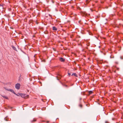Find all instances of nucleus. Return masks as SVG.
Instances as JSON below:
<instances>
[{
    "mask_svg": "<svg viewBox=\"0 0 123 123\" xmlns=\"http://www.w3.org/2000/svg\"><path fill=\"white\" fill-rule=\"evenodd\" d=\"M120 58L122 59H123V56H121L120 57Z\"/></svg>",
    "mask_w": 123,
    "mask_h": 123,
    "instance_id": "obj_17",
    "label": "nucleus"
},
{
    "mask_svg": "<svg viewBox=\"0 0 123 123\" xmlns=\"http://www.w3.org/2000/svg\"><path fill=\"white\" fill-rule=\"evenodd\" d=\"M49 122V121H47L46 122V123H48Z\"/></svg>",
    "mask_w": 123,
    "mask_h": 123,
    "instance_id": "obj_21",
    "label": "nucleus"
},
{
    "mask_svg": "<svg viewBox=\"0 0 123 123\" xmlns=\"http://www.w3.org/2000/svg\"><path fill=\"white\" fill-rule=\"evenodd\" d=\"M4 119L6 121H7L9 119V118L7 117H6Z\"/></svg>",
    "mask_w": 123,
    "mask_h": 123,
    "instance_id": "obj_9",
    "label": "nucleus"
},
{
    "mask_svg": "<svg viewBox=\"0 0 123 123\" xmlns=\"http://www.w3.org/2000/svg\"><path fill=\"white\" fill-rule=\"evenodd\" d=\"M86 105L87 107H89L90 106V105L89 104H86Z\"/></svg>",
    "mask_w": 123,
    "mask_h": 123,
    "instance_id": "obj_15",
    "label": "nucleus"
},
{
    "mask_svg": "<svg viewBox=\"0 0 123 123\" xmlns=\"http://www.w3.org/2000/svg\"><path fill=\"white\" fill-rule=\"evenodd\" d=\"M89 95L92 94V91H89L88 92Z\"/></svg>",
    "mask_w": 123,
    "mask_h": 123,
    "instance_id": "obj_11",
    "label": "nucleus"
},
{
    "mask_svg": "<svg viewBox=\"0 0 123 123\" xmlns=\"http://www.w3.org/2000/svg\"><path fill=\"white\" fill-rule=\"evenodd\" d=\"M66 86L67 87V85H66Z\"/></svg>",
    "mask_w": 123,
    "mask_h": 123,
    "instance_id": "obj_23",
    "label": "nucleus"
},
{
    "mask_svg": "<svg viewBox=\"0 0 123 123\" xmlns=\"http://www.w3.org/2000/svg\"><path fill=\"white\" fill-rule=\"evenodd\" d=\"M122 26H123V25H122Z\"/></svg>",
    "mask_w": 123,
    "mask_h": 123,
    "instance_id": "obj_24",
    "label": "nucleus"
},
{
    "mask_svg": "<svg viewBox=\"0 0 123 123\" xmlns=\"http://www.w3.org/2000/svg\"><path fill=\"white\" fill-rule=\"evenodd\" d=\"M36 119L34 118V119H33V120L31 121V122H34L36 121Z\"/></svg>",
    "mask_w": 123,
    "mask_h": 123,
    "instance_id": "obj_10",
    "label": "nucleus"
},
{
    "mask_svg": "<svg viewBox=\"0 0 123 123\" xmlns=\"http://www.w3.org/2000/svg\"><path fill=\"white\" fill-rule=\"evenodd\" d=\"M59 77L58 76H57L56 77L57 78V80H59V79H61V75L59 74H58Z\"/></svg>",
    "mask_w": 123,
    "mask_h": 123,
    "instance_id": "obj_5",
    "label": "nucleus"
},
{
    "mask_svg": "<svg viewBox=\"0 0 123 123\" xmlns=\"http://www.w3.org/2000/svg\"><path fill=\"white\" fill-rule=\"evenodd\" d=\"M7 90L8 91H9L11 92L12 93H13L14 94L15 93V92L12 89H7Z\"/></svg>",
    "mask_w": 123,
    "mask_h": 123,
    "instance_id": "obj_4",
    "label": "nucleus"
},
{
    "mask_svg": "<svg viewBox=\"0 0 123 123\" xmlns=\"http://www.w3.org/2000/svg\"><path fill=\"white\" fill-rule=\"evenodd\" d=\"M72 75H74L75 77H77V74L75 73H73L72 74Z\"/></svg>",
    "mask_w": 123,
    "mask_h": 123,
    "instance_id": "obj_8",
    "label": "nucleus"
},
{
    "mask_svg": "<svg viewBox=\"0 0 123 123\" xmlns=\"http://www.w3.org/2000/svg\"><path fill=\"white\" fill-rule=\"evenodd\" d=\"M52 29L53 30L56 31L57 30V28L55 26L53 27Z\"/></svg>",
    "mask_w": 123,
    "mask_h": 123,
    "instance_id": "obj_6",
    "label": "nucleus"
},
{
    "mask_svg": "<svg viewBox=\"0 0 123 123\" xmlns=\"http://www.w3.org/2000/svg\"><path fill=\"white\" fill-rule=\"evenodd\" d=\"M1 96L3 98H5L6 99H8V97H6V96H3V95H2Z\"/></svg>",
    "mask_w": 123,
    "mask_h": 123,
    "instance_id": "obj_7",
    "label": "nucleus"
},
{
    "mask_svg": "<svg viewBox=\"0 0 123 123\" xmlns=\"http://www.w3.org/2000/svg\"><path fill=\"white\" fill-rule=\"evenodd\" d=\"M14 94L18 96H20V95L18 94H18H16L15 92Z\"/></svg>",
    "mask_w": 123,
    "mask_h": 123,
    "instance_id": "obj_14",
    "label": "nucleus"
},
{
    "mask_svg": "<svg viewBox=\"0 0 123 123\" xmlns=\"http://www.w3.org/2000/svg\"><path fill=\"white\" fill-rule=\"evenodd\" d=\"M20 85L19 83H17L15 85V87L18 90L20 88Z\"/></svg>",
    "mask_w": 123,
    "mask_h": 123,
    "instance_id": "obj_2",
    "label": "nucleus"
},
{
    "mask_svg": "<svg viewBox=\"0 0 123 123\" xmlns=\"http://www.w3.org/2000/svg\"><path fill=\"white\" fill-rule=\"evenodd\" d=\"M10 108H11V109H12V107H11Z\"/></svg>",
    "mask_w": 123,
    "mask_h": 123,
    "instance_id": "obj_22",
    "label": "nucleus"
},
{
    "mask_svg": "<svg viewBox=\"0 0 123 123\" xmlns=\"http://www.w3.org/2000/svg\"><path fill=\"white\" fill-rule=\"evenodd\" d=\"M59 60L61 62H64L65 61V59H64L63 58L61 57L59 59Z\"/></svg>",
    "mask_w": 123,
    "mask_h": 123,
    "instance_id": "obj_3",
    "label": "nucleus"
},
{
    "mask_svg": "<svg viewBox=\"0 0 123 123\" xmlns=\"http://www.w3.org/2000/svg\"><path fill=\"white\" fill-rule=\"evenodd\" d=\"M86 3H88L89 1L87 0H86Z\"/></svg>",
    "mask_w": 123,
    "mask_h": 123,
    "instance_id": "obj_18",
    "label": "nucleus"
},
{
    "mask_svg": "<svg viewBox=\"0 0 123 123\" xmlns=\"http://www.w3.org/2000/svg\"><path fill=\"white\" fill-rule=\"evenodd\" d=\"M110 58H114L113 57H113H112L111 56H110Z\"/></svg>",
    "mask_w": 123,
    "mask_h": 123,
    "instance_id": "obj_20",
    "label": "nucleus"
},
{
    "mask_svg": "<svg viewBox=\"0 0 123 123\" xmlns=\"http://www.w3.org/2000/svg\"><path fill=\"white\" fill-rule=\"evenodd\" d=\"M68 75H69V76H70V75H71V74L69 73H68Z\"/></svg>",
    "mask_w": 123,
    "mask_h": 123,
    "instance_id": "obj_19",
    "label": "nucleus"
},
{
    "mask_svg": "<svg viewBox=\"0 0 123 123\" xmlns=\"http://www.w3.org/2000/svg\"><path fill=\"white\" fill-rule=\"evenodd\" d=\"M79 106L81 108H82V105L81 104H80L79 105Z\"/></svg>",
    "mask_w": 123,
    "mask_h": 123,
    "instance_id": "obj_12",
    "label": "nucleus"
},
{
    "mask_svg": "<svg viewBox=\"0 0 123 123\" xmlns=\"http://www.w3.org/2000/svg\"><path fill=\"white\" fill-rule=\"evenodd\" d=\"M105 123H109V122L108 121H106L105 122Z\"/></svg>",
    "mask_w": 123,
    "mask_h": 123,
    "instance_id": "obj_16",
    "label": "nucleus"
},
{
    "mask_svg": "<svg viewBox=\"0 0 123 123\" xmlns=\"http://www.w3.org/2000/svg\"><path fill=\"white\" fill-rule=\"evenodd\" d=\"M18 94H19L22 98H24L25 99H26L29 97V95H27L26 94L19 93H18Z\"/></svg>",
    "mask_w": 123,
    "mask_h": 123,
    "instance_id": "obj_1",
    "label": "nucleus"
},
{
    "mask_svg": "<svg viewBox=\"0 0 123 123\" xmlns=\"http://www.w3.org/2000/svg\"><path fill=\"white\" fill-rule=\"evenodd\" d=\"M12 48L14 50H16V47L14 46H12Z\"/></svg>",
    "mask_w": 123,
    "mask_h": 123,
    "instance_id": "obj_13",
    "label": "nucleus"
}]
</instances>
